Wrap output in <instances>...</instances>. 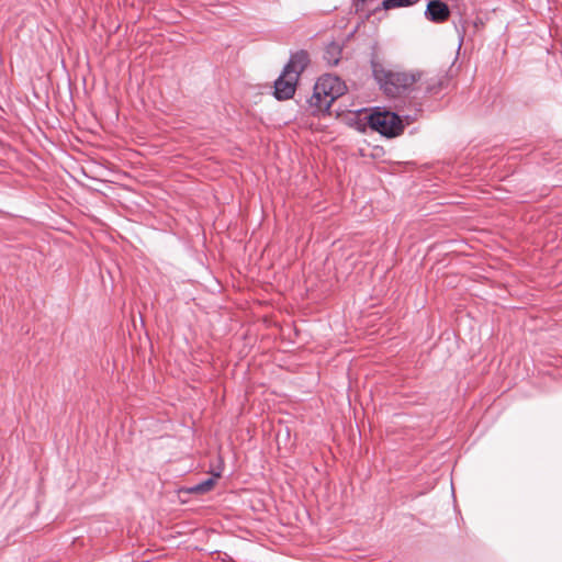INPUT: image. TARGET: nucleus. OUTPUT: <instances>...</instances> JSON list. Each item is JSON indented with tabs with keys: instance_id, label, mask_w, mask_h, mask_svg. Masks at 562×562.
I'll use <instances>...</instances> for the list:
<instances>
[{
	"instance_id": "7ed1b4c3",
	"label": "nucleus",
	"mask_w": 562,
	"mask_h": 562,
	"mask_svg": "<svg viewBox=\"0 0 562 562\" xmlns=\"http://www.w3.org/2000/svg\"><path fill=\"white\" fill-rule=\"evenodd\" d=\"M308 64L310 55L305 50H299L290 56L281 75L274 81L273 95L277 100H289L294 95L299 78Z\"/></svg>"
},
{
	"instance_id": "39448f33",
	"label": "nucleus",
	"mask_w": 562,
	"mask_h": 562,
	"mask_svg": "<svg viewBox=\"0 0 562 562\" xmlns=\"http://www.w3.org/2000/svg\"><path fill=\"white\" fill-rule=\"evenodd\" d=\"M447 75H431L422 72V79L417 82L416 92L423 91L425 95H437L448 87Z\"/></svg>"
},
{
	"instance_id": "0eeeda50",
	"label": "nucleus",
	"mask_w": 562,
	"mask_h": 562,
	"mask_svg": "<svg viewBox=\"0 0 562 562\" xmlns=\"http://www.w3.org/2000/svg\"><path fill=\"white\" fill-rule=\"evenodd\" d=\"M342 44L330 42L324 50L323 58L329 66H337L341 59Z\"/></svg>"
},
{
	"instance_id": "f03ea898",
	"label": "nucleus",
	"mask_w": 562,
	"mask_h": 562,
	"mask_svg": "<svg viewBox=\"0 0 562 562\" xmlns=\"http://www.w3.org/2000/svg\"><path fill=\"white\" fill-rule=\"evenodd\" d=\"M347 91L346 83L337 76L326 74L317 79L313 88V94L307 100L313 115L325 113L333 102Z\"/></svg>"
},
{
	"instance_id": "423d86ee",
	"label": "nucleus",
	"mask_w": 562,
	"mask_h": 562,
	"mask_svg": "<svg viewBox=\"0 0 562 562\" xmlns=\"http://www.w3.org/2000/svg\"><path fill=\"white\" fill-rule=\"evenodd\" d=\"M450 16L449 5L441 0H430L425 10V18L434 23H443Z\"/></svg>"
},
{
	"instance_id": "6e6552de",
	"label": "nucleus",
	"mask_w": 562,
	"mask_h": 562,
	"mask_svg": "<svg viewBox=\"0 0 562 562\" xmlns=\"http://www.w3.org/2000/svg\"><path fill=\"white\" fill-rule=\"evenodd\" d=\"M220 476H221L220 473H215V474H213V476H211L198 484H194L193 486L188 487L187 492L190 494H205L214 487L216 479Z\"/></svg>"
},
{
	"instance_id": "20e7f679",
	"label": "nucleus",
	"mask_w": 562,
	"mask_h": 562,
	"mask_svg": "<svg viewBox=\"0 0 562 562\" xmlns=\"http://www.w3.org/2000/svg\"><path fill=\"white\" fill-rule=\"evenodd\" d=\"M368 125L372 131L389 138L398 136L405 127L398 114L385 110L381 111L379 108L368 116Z\"/></svg>"
},
{
	"instance_id": "1a4fd4ad",
	"label": "nucleus",
	"mask_w": 562,
	"mask_h": 562,
	"mask_svg": "<svg viewBox=\"0 0 562 562\" xmlns=\"http://www.w3.org/2000/svg\"><path fill=\"white\" fill-rule=\"evenodd\" d=\"M419 0H383L382 5L384 9H395L402 7H409L416 4Z\"/></svg>"
},
{
	"instance_id": "f257e3e1",
	"label": "nucleus",
	"mask_w": 562,
	"mask_h": 562,
	"mask_svg": "<svg viewBox=\"0 0 562 562\" xmlns=\"http://www.w3.org/2000/svg\"><path fill=\"white\" fill-rule=\"evenodd\" d=\"M373 77L387 97L396 98L404 93L416 91L417 82L422 79L420 71L386 70L381 63L371 60Z\"/></svg>"
}]
</instances>
